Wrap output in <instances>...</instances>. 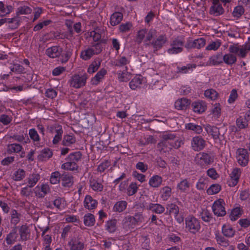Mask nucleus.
<instances>
[{
    "instance_id": "7",
    "label": "nucleus",
    "mask_w": 250,
    "mask_h": 250,
    "mask_svg": "<svg viewBox=\"0 0 250 250\" xmlns=\"http://www.w3.org/2000/svg\"><path fill=\"white\" fill-rule=\"evenodd\" d=\"M226 204L222 199L215 201L212 206V211L217 216H224L226 214L225 206Z\"/></svg>"
},
{
    "instance_id": "35",
    "label": "nucleus",
    "mask_w": 250,
    "mask_h": 250,
    "mask_svg": "<svg viewBox=\"0 0 250 250\" xmlns=\"http://www.w3.org/2000/svg\"><path fill=\"white\" fill-rule=\"evenodd\" d=\"M117 220L112 219L107 221L105 225V229L109 233H114L117 229Z\"/></svg>"
},
{
    "instance_id": "31",
    "label": "nucleus",
    "mask_w": 250,
    "mask_h": 250,
    "mask_svg": "<svg viewBox=\"0 0 250 250\" xmlns=\"http://www.w3.org/2000/svg\"><path fill=\"white\" fill-rule=\"evenodd\" d=\"M23 149L22 146L20 144L17 143H13L8 144L7 145V152L9 154H11L12 153H17L21 151Z\"/></svg>"
},
{
    "instance_id": "52",
    "label": "nucleus",
    "mask_w": 250,
    "mask_h": 250,
    "mask_svg": "<svg viewBox=\"0 0 250 250\" xmlns=\"http://www.w3.org/2000/svg\"><path fill=\"white\" fill-rule=\"evenodd\" d=\"M190 184L187 179H183L177 184V188L182 192H186L189 188Z\"/></svg>"
},
{
    "instance_id": "19",
    "label": "nucleus",
    "mask_w": 250,
    "mask_h": 250,
    "mask_svg": "<svg viewBox=\"0 0 250 250\" xmlns=\"http://www.w3.org/2000/svg\"><path fill=\"white\" fill-rule=\"evenodd\" d=\"M205 130L208 134L212 136L214 140H217L220 139V133L219 128L217 127L208 124L205 126Z\"/></svg>"
},
{
    "instance_id": "15",
    "label": "nucleus",
    "mask_w": 250,
    "mask_h": 250,
    "mask_svg": "<svg viewBox=\"0 0 250 250\" xmlns=\"http://www.w3.org/2000/svg\"><path fill=\"white\" fill-rule=\"evenodd\" d=\"M130 62V59L129 57L125 56H119L118 58L114 60L113 64L117 67L125 68L127 67V65L129 64Z\"/></svg>"
},
{
    "instance_id": "40",
    "label": "nucleus",
    "mask_w": 250,
    "mask_h": 250,
    "mask_svg": "<svg viewBox=\"0 0 250 250\" xmlns=\"http://www.w3.org/2000/svg\"><path fill=\"white\" fill-rule=\"evenodd\" d=\"M162 183V178L161 176L156 175L151 177L149 181V185L153 188H158Z\"/></svg>"
},
{
    "instance_id": "48",
    "label": "nucleus",
    "mask_w": 250,
    "mask_h": 250,
    "mask_svg": "<svg viewBox=\"0 0 250 250\" xmlns=\"http://www.w3.org/2000/svg\"><path fill=\"white\" fill-rule=\"evenodd\" d=\"M20 18L18 16L11 19H7V22L10 24L9 27L12 29L17 28L20 25Z\"/></svg>"
},
{
    "instance_id": "39",
    "label": "nucleus",
    "mask_w": 250,
    "mask_h": 250,
    "mask_svg": "<svg viewBox=\"0 0 250 250\" xmlns=\"http://www.w3.org/2000/svg\"><path fill=\"white\" fill-rule=\"evenodd\" d=\"M18 234L15 229H12L9 233H8L5 238L6 243L8 245L13 244L17 241L18 238Z\"/></svg>"
},
{
    "instance_id": "18",
    "label": "nucleus",
    "mask_w": 250,
    "mask_h": 250,
    "mask_svg": "<svg viewBox=\"0 0 250 250\" xmlns=\"http://www.w3.org/2000/svg\"><path fill=\"white\" fill-rule=\"evenodd\" d=\"M62 51V49L59 46H53L46 49V54L50 58H55L59 57Z\"/></svg>"
},
{
    "instance_id": "21",
    "label": "nucleus",
    "mask_w": 250,
    "mask_h": 250,
    "mask_svg": "<svg viewBox=\"0 0 250 250\" xmlns=\"http://www.w3.org/2000/svg\"><path fill=\"white\" fill-rule=\"evenodd\" d=\"M61 181L64 187H70L73 184V177L68 173L64 172L61 175Z\"/></svg>"
},
{
    "instance_id": "34",
    "label": "nucleus",
    "mask_w": 250,
    "mask_h": 250,
    "mask_svg": "<svg viewBox=\"0 0 250 250\" xmlns=\"http://www.w3.org/2000/svg\"><path fill=\"white\" fill-rule=\"evenodd\" d=\"M243 213V208L240 207H237L231 210L229 218L231 221H235L240 217Z\"/></svg>"
},
{
    "instance_id": "10",
    "label": "nucleus",
    "mask_w": 250,
    "mask_h": 250,
    "mask_svg": "<svg viewBox=\"0 0 250 250\" xmlns=\"http://www.w3.org/2000/svg\"><path fill=\"white\" fill-rule=\"evenodd\" d=\"M206 146V141L200 136L194 137L191 141V146L195 151L202 150Z\"/></svg>"
},
{
    "instance_id": "4",
    "label": "nucleus",
    "mask_w": 250,
    "mask_h": 250,
    "mask_svg": "<svg viewBox=\"0 0 250 250\" xmlns=\"http://www.w3.org/2000/svg\"><path fill=\"white\" fill-rule=\"evenodd\" d=\"M88 76L86 73L83 74H75L68 81L70 86L79 89L84 86L86 83Z\"/></svg>"
},
{
    "instance_id": "44",
    "label": "nucleus",
    "mask_w": 250,
    "mask_h": 250,
    "mask_svg": "<svg viewBox=\"0 0 250 250\" xmlns=\"http://www.w3.org/2000/svg\"><path fill=\"white\" fill-rule=\"evenodd\" d=\"M40 179V175L38 173L30 174L28 178V185L29 187H34Z\"/></svg>"
},
{
    "instance_id": "32",
    "label": "nucleus",
    "mask_w": 250,
    "mask_h": 250,
    "mask_svg": "<svg viewBox=\"0 0 250 250\" xmlns=\"http://www.w3.org/2000/svg\"><path fill=\"white\" fill-rule=\"evenodd\" d=\"M146 209L151 210L152 212L161 214L165 211L164 207L159 204L150 203L146 206Z\"/></svg>"
},
{
    "instance_id": "54",
    "label": "nucleus",
    "mask_w": 250,
    "mask_h": 250,
    "mask_svg": "<svg viewBox=\"0 0 250 250\" xmlns=\"http://www.w3.org/2000/svg\"><path fill=\"white\" fill-rule=\"evenodd\" d=\"M222 233L226 237H232L235 233V231L229 225H224L222 227Z\"/></svg>"
},
{
    "instance_id": "43",
    "label": "nucleus",
    "mask_w": 250,
    "mask_h": 250,
    "mask_svg": "<svg viewBox=\"0 0 250 250\" xmlns=\"http://www.w3.org/2000/svg\"><path fill=\"white\" fill-rule=\"evenodd\" d=\"M186 128L188 130H192L194 133L200 134L203 131L202 127L201 125H196L194 123H188L186 124Z\"/></svg>"
},
{
    "instance_id": "28",
    "label": "nucleus",
    "mask_w": 250,
    "mask_h": 250,
    "mask_svg": "<svg viewBox=\"0 0 250 250\" xmlns=\"http://www.w3.org/2000/svg\"><path fill=\"white\" fill-rule=\"evenodd\" d=\"M190 101L187 98L179 99L175 102V108L177 110L186 109L190 104Z\"/></svg>"
},
{
    "instance_id": "37",
    "label": "nucleus",
    "mask_w": 250,
    "mask_h": 250,
    "mask_svg": "<svg viewBox=\"0 0 250 250\" xmlns=\"http://www.w3.org/2000/svg\"><path fill=\"white\" fill-rule=\"evenodd\" d=\"M94 55H95L93 49L90 47H88L81 51L80 57L84 61H87L90 60Z\"/></svg>"
},
{
    "instance_id": "51",
    "label": "nucleus",
    "mask_w": 250,
    "mask_h": 250,
    "mask_svg": "<svg viewBox=\"0 0 250 250\" xmlns=\"http://www.w3.org/2000/svg\"><path fill=\"white\" fill-rule=\"evenodd\" d=\"M32 11V9L27 5H21L17 8L16 14L17 16L26 15L31 13Z\"/></svg>"
},
{
    "instance_id": "49",
    "label": "nucleus",
    "mask_w": 250,
    "mask_h": 250,
    "mask_svg": "<svg viewBox=\"0 0 250 250\" xmlns=\"http://www.w3.org/2000/svg\"><path fill=\"white\" fill-rule=\"evenodd\" d=\"M53 153L50 149L45 148L42 149L39 156V159L42 161L48 159L52 156Z\"/></svg>"
},
{
    "instance_id": "45",
    "label": "nucleus",
    "mask_w": 250,
    "mask_h": 250,
    "mask_svg": "<svg viewBox=\"0 0 250 250\" xmlns=\"http://www.w3.org/2000/svg\"><path fill=\"white\" fill-rule=\"evenodd\" d=\"M83 223L86 226H93L95 223V219L93 214L87 213L83 217Z\"/></svg>"
},
{
    "instance_id": "11",
    "label": "nucleus",
    "mask_w": 250,
    "mask_h": 250,
    "mask_svg": "<svg viewBox=\"0 0 250 250\" xmlns=\"http://www.w3.org/2000/svg\"><path fill=\"white\" fill-rule=\"evenodd\" d=\"M224 13V9L222 4L215 0H212V5L209 8V13L215 17L222 15Z\"/></svg>"
},
{
    "instance_id": "62",
    "label": "nucleus",
    "mask_w": 250,
    "mask_h": 250,
    "mask_svg": "<svg viewBox=\"0 0 250 250\" xmlns=\"http://www.w3.org/2000/svg\"><path fill=\"white\" fill-rule=\"evenodd\" d=\"M245 10L242 6H236L233 11L232 15L237 19L239 18L244 13Z\"/></svg>"
},
{
    "instance_id": "8",
    "label": "nucleus",
    "mask_w": 250,
    "mask_h": 250,
    "mask_svg": "<svg viewBox=\"0 0 250 250\" xmlns=\"http://www.w3.org/2000/svg\"><path fill=\"white\" fill-rule=\"evenodd\" d=\"M194 161L198 165L203 166L211 164L213 162V158L207 153L200 152L196 155Z\"/></svg>"
},
{
    "instance_id": "50",
    "label": "nucleus",
    "mask_w": 250,
    "mask_h": 250,
    "mask_svg": "<svg viewBox=\"0 0 250 250\" xmlns=\"http://www.w3.org/2000/svg\"><path fill=\"white\" fill-rule=\"evenodd\" d=\"M76 138L74 136L70 135H64L62 141V145L64 146H70L75 144Z\"/></svg>"
},
{
    "instance_id": "16",
    "label": "nucleus",
    "mask_w": 250,
    "mask_h": 250,
    "mask_svg": "<svg viewBox=\"0 0 250 250\" xmlns=\"http://www.w3.org/2000/svg\"><path fill=\"white\" fill-rule=\"evenodd\" d=\"M122 225L123 228L126 230L134 229L137 226L133 216L130 215H127L123 219Z\"/></svg>"
},
{
    "instance_id": "23",
    "label": "nucleus",
    "mask_w": 250,
    "mask_h": 250,
    "mask_svg": "<svg viewBox=\"0 0 250 250\" xmlns=\"http://www.w3.org/2000/svg\"><path fill=\"white\" fill-rule=\"evenodd\" d=\"M70 250H82L84 248V243L78 238H73L68 242Z\"/></svg>"
},
{
    "instance_id": "59",
    "label": "nucleus",
    "mask_w": 250,
    "mask_h": 250,
    "mask_svg": "<svg viewBox=\"0 0 250 250\" xmlns=\"http://www.w3.org/2000/svg\"><path fill=\"white\" fill-rule=\"evenodd\" d=\"M53 205L59 209L62 210L64 208L65 203L63 198L58 197L54 200Z\"/></svg>"
},
{
    "instance_id": "29",
    "label": "nucleus",
    "mask_w": 250,
    "mask_h": 250,
    "mask_svg": "<svg viewBox=\"0 0 250 250\" xmlns=\"http://www.w3.org/2000/svg\"><path fill=\"white\" fill-rule=\"evenodd\" d=\"M9 139H13L15 141L24 144H28L30 142L29 138L28 137L26 134H14L13 135H11L9 137Z\"/></svg>"
},
{
    "instance_id": "26",
    "label": "nucleus",
    "mask_w": 250,
    "mask_h": 250,
    "mask_svg": "<svg viewBox=\"0 0 250 250\" xmlns=\"http://www.w3.org/2000/svg\"><path fill=\"white\" fill-rule=\"evenodd\" d=\"M236 62L237 57L234 53L229 52V53L225 54L223 56V63L224 62L228 65L232 66Z\"/></svg>"
},
{
    "instance_id": "36",
    "label": "nucleus",
    "mask_w": 250,
    "mask_h": 250,
    "mask_svg": "<svg viewBox=\"0 0 250 250\" xmlns=\"http://www.w3.org/2000/svg\"><path fill=\"white\" fill-rule=\"evenodd\" d=\"M123 14L121 12H116L113 13L110 17V24L112 26L118 24L123 20Z\"/></svg>"
},
{
    "instance_id": "57",
    "label": "nucleus",
    "mask_w": 250,
    "mask_h": 250,
    "mask_svg": "<svg viewBox=\"0 0 250 250\" xmlns=\"http://www.w3.org/2000/svg\"><path fill=\"white\" fill-rule=\"evenodd\" d=\"M138 185L136 183L132 182L127 188V194L128 196H132L138 191Z\"/></svg>"
},
{
    "instance_id": "2",
    "label": "nucleus",
    "mask_w": 250,
    "mask_h": 250,
    "mask_svg": "<svg viewBox=\"0 0 250 250\" xmlns=\"http://www.w3.org/2000/svg\"><path fill=\"white\" fill-rule=\"evenodd\" d=\"M250 51V42H246L243 45H239L238 43L234 44L229 46V51L230 53H234L242 58L246 57L248 53Z\"/></svg>"
},
{
    "instance_id": "14",
    "label": "nucleus",
    "mask_w": 250,
    "mask_h": 250,
    "mask_svg": "<svg viewBox=\"0 0 250 250\" xmlns=\"http://www.w3.org/2000/svg\"><path fill=\"white\" fill-rule=\"evenodd\" d=\"M97 205V201L93 199L91 196L89 195L85 196L83 202V206L85 208L91 210L95 209Z\"/></svg>"
},
{
    "instance_id": "38",
    "label": "nucleus",
    "mask_w": 250,
    "mask_h": 250,
    "mask_svg": "<svg viewBox=\"0 0 250 250\" xmlns=\"http://www.w3.org/2000/svg\"><path fill=\"white\" fill-rule=\"evenodd\" d=\"M10 223L11 224L16 226L20 222L21 215V213H19L16 209H11L10 211Z\"/></svg>"
},
{
    "instance_id": "56",
    "label": "nucleus",
    "mask_w": 250,
    "mask_h": 250,
    "mask_svg": "<svg viewBox=\"0 0 250 250\" xmlns=\"http://www.w3.org/2000/svg\"><path fill=\"white\" fill-rule=\"evenodd\" d=\"M161 197L164 201H167L171 196V189L168 186L163 188L161 189Z\"/></svg>"
},
{
    "instance_id": "5",
    "label": "nucleus",
    "mask_w": 250,
    "mask_h": 250,
    "mask_svg": "<svg viewBox=\"0 0 250 250\" xmlns=\"http://www.w3.org/2000/svg\"><path fill=\"white\" fill-rule=\"evenodd\" d=\"M186 228L191 233L195 234L201 228L199 221L193 216H188L185 219Z\"/></svg>"
},
{
    "instance_id": "12",
    "label": "nucleus",
    "mask_w": 250,
    "mask_h": 250,
    "mask_svg": "<svg viewBox=\"0 0 250 250\" xmlns=\"http://www.w3.org/2000/svg\"><path fill=\"white\" fill-rule=\"evenodd\" d=\"M103 180H100L95 178L91 177L89 180V186L92 189L96 192H101L103 190Z\"/></svg>"
},
{
    "instance_id": "33",
    "label": "nucleus",
    "mask_w": 250,
    "mask_h": 250,
    "mask_svg": "<svg viewBox=\"0 0 250 250\" xmlns=\"http://www.w3.org/2000/svg\"><path fill=\"white\" fill-rule=\"evenodd\" d=\"M127 206V203L124 200L117 202L113 207L114 212L121 213L125 210Z\"/></svg>"
},
{
    "instance_id": "53",
    "label": "nucleus",
    "mask_w": 250,
    "mask_h": 250,
    "mask_svg": "<svg viewBox=\"0 0 250 250\" xmlns=\"http://www.w3.org/2000/svg\"><path fill=\"white\" fill-rule=\"evenodd\" d=\"M58 128V129H57L55 132V135L52 141L54 145H57L61 140L63 132L62 126H59Z\"/></svg>"
},
{
    "instance_id": "55",
    "label": "nucleus",
    "mask_w": 250,
    "mask_h": 250,
    "mask_svg": "<svg viewBox=\"0 0 250 250\" xmlns=\"http://www.w3.org/2000/svg\"><path fill=\"white\" fill-rule=\"evenodd\" d=\"M221 189V187L220 185L216 184L211 185L209 188L207 189V192L208 195H213L218 193Z\"/></svg>"
},
{
    "instance_id": "61",
    "label": "nucleus",
    "mask_w": 250,
    "mask_h": 250,
    "mask_svg": "<svg viewBox=\"0 0 250 250\" xmlns=\"http://www.w3.org/2000/svg\"><path fill=\"white\" fill-rule=\"evenodd\" d=\"M25 176V171L23 169H19L14 174L13 179L15 181H21L24 178Z\"/></svg>"
},
{
    "instance_id": "42",
    "label": "nucleus",
    "mask_w": 250,
    "mask_h": 250,
    "mask_svg": "<svg viewBox=\"0 0 250 250\" xmlns=\"http://www.w3.org/2000/svg\"><path fill=\"white\" fill-rule=\"evenodd\" d=\"M61 168L66 170L74 171L78 169V166L74 162L67 161L62 165Z\"/></svg>"
},
{
    "instance_id": "30",
    "label": "nucleus",
    "mask_w": 250,
    "mask_h": 250,
    "mask_svg": "<svg viewBox=\"0 0 250 250\" xmlns=\"http://www.w3.org/2000/svg\"><path fill=\"white\" fill-rule=\"evenodd\" d=\"M101 62V59L99 58H96L88 67L87 72L89 74H93L96 72L100 67Z\"/></svg>"
},
{
    "instance_id": "58",
    "label": "nucleus",
    "mask_w": 250,
    "mask_h": 250,
    "mask_svg": "<svg viewBox=\"0 0 250 250\" xmlns=\"http://www.w3.org/2000/svg\"><path fill=\"white\" fill-rule=\"evenodd\" d=\"M205 96L212 100H216L218 96V93L213 89H207L205 91Z\"/></svg>"
},
{
    "instance_id": "41",
    "label": "nucleus",
    "mask_w": 250,
    "mask_h": 250,
    "mask_svg": "<svg viewBox=\"0 0 250 250\" xmlns=\"http://www.w3.org/2000/svg\"><path fill=\"white\" fill-rule=\"evenodd\" d=\"M82 157V152L80 151H75L72 153H71L67 157L66 160L67 161H70L71 162H74L77 164V163L80 161Z\"/></svg>"
},
{
    "instance_id": "13",
    "label": "nucleus",
    "mask_w": 250,
    "mask_h": 250,
    "mask_svg": "<svg viewBox=\"0 0 250 250\" xmlns=\"http://www.w3.org/2000/svg\"><path fill=\"white\" fill-rule=\"evenodd\" d=\"M241 173V169L240 168L235 167L230 174V179L229 181V186L234 187L239 181Z\"/></svg>"
},
{
    "instance_id": "17",
    "label": "nucleus",
    "mask_w": 250,
    "mask_h": 250,
    "mask_svg": "<svg viewBox=\"0 0 250 250\" xmlns=\"http://www.w3.org/2000/svg\"><path fill=\"white\" fill-rule=\"evenodd\" d=\"M19 233L21 241L27 240L30 237V230L29 227L26 224L21 225L19 228Z\"/></svg>"
},
{
    "instance_id": "3",
    "label": "nucleus",
    "mask_w": 250,
    "mask_h": 250,
    "mask_svg": "<svg viewBox=\"0 0 250 250\" xmlns=\"http://www.w3.org/2000/svg\"><path fill=\"white\" fill-rule=\"evenodd\" d=\"M157 31L156 29L151 28L149 30L142 29L140 30L137 34L136 42L138 43H141L143 40L147 44L152 39L157 36Z\"/></svg>"
},
{
    "instance_id": "47",
    "label": "nucleus",
    "mask_w": 250,
    "mask_h": 250,
    "mask_svg": "<svg viewBox=\"0 0 250 250\" xmlns=\"http://www.w3.org/2000/svg\"><path fill=\"white\" fill-rule=\"evenodd\" d=\"M142 78L140 76L135 77L129 82L130 87L133 90L137 88L140 87L142 83Z\"/></svg>"
},
{
    "instance_id": "6",
    "label": "nucleus",
    "mask_w": 250,
    "mask_h": 250,
    "mask_svg": "<svg viewBox=\"0 0 250 250\" xmlns=\"http://www.w3.org/2000/svg\"><path fill=\"white\" fill-rule=\"evenodd\" d=\"M236 158L239 165L242 167L246 166L249 161V156L247 149L239 148L236 151Z\"/></svg>"
},
{
    "instance_id": "20",
    "label": "nucleus",
    "mask_w": 250,
    "mask_h": 250,
    "mask_svg": "<svg viewBox=\"0 0 250 250\" xmlns=\"http://www.w3.org/2000/svg\"><path fill=\"white\" fill-rule=\"evenodd\" d=\"M29 136L30 137V140H31L34 145L40 147L42 146L40 142L41 141V138L36 130L34 128H31L29 130Z\"/></svg>"
},
{
    "instance_id": "27",
    "label": "nucleus",
    "mask_w": 250,
    "mask_h": 250,
    "mask_svg": "<svg viewBox=\"0 0 250 250\" xmlns=\"http://www.w3.org/2000/svg\"><path fill=\"white\" fill-rule=\"evenodd\" d=\"M249 119L246 117L245 113L244 116H240L236 120V125L241 130L247 128L249 126Z\"/></svg>"
},
{
    "instance_id": "1",
    "label": "nucleus",
    "mask_w": 250,
    "mask_h": 250,
    "mask_svg": "<svg viewBox=\"0 0 250 250\" xmlns=\"http://www.w3.org/2000/svg\"><path fill=\"white\" fill-rule=\"evenodd\" d=\"M185 39L183 36H177L172 38L170 41V47L167 52L170 55H175L181 53L184 50Z\"/></svg>"
},
{
    "instance_id": "24",
    "label": "nucleus",
    "mask_w": 250,
    "mask_h": 250,
    "mask_svg": "<svg viewBox=\"0 0 250 250\" xmlns=\"http://www.w3.org/2000/svg\"><path fill=\"white\" fill-rule=\"evenodd\" d=\"M208 65L216 66L223 63V55L222 53L211 56L208 61Z\"/></svg>"
},
{
    "instance_id": "60",
    "label": "nucleus",
    "mask_w": 250,
    "mask_h": 250,
    "mask_svg": "<svg viewBox=\"0 0 250 250\" xmlns=\"http://www.w3.org/2000/svg\"><path fill=\"white\" fill-rule=\"evenodd\" d=\"M202 219L205 222H209L212 218L211 213L207 209H203L200 213Z\"/></svg>"
},
{
    "instance_id": "9",
    "label": "nucleus",
    "mask_w": 250,
    "mask_h": 250,
    "mask_svg": "<svg viewBox=\"0 0 250 250\" xmlns=\"http://www.w3.org/2000/svg\"><path fill=\"white\" fill-rule=\"evenodd\" d=\"M152 40V42H150L147 44H150L153 47L154 52L161 49L167 41V38L165 34L160 35L156 39L154 38Z\"/></svg>"
},
{
    "instance_id": "64",
    "label": "nucleus",
    "mask_w": 250,
    "mask_h": 250,
    "mask_svg": "<svg viewBox=\"0 0 250 250\" xmlns=\"http://www.w3.org/2000/svg\"><path fill=\"white\" fill-rule=\"evenodd\" d=\"M10 70L17 73H21L24 71V68L19 63H13L10 67Z\"/></svg>"
},
{
    "instance_id": "63",
    "label": "nucleus",
    "mask_w": 250,
    "mask_h": 250,
    "mask_svg": "<svg viewBox=\"0 0 250 250\" xmlns=\"http://www.w3.org/2000/svg\"><path fill=\"white\" fill-rule=\"evenodd\" d=\"M61 175L59 171H55L52 173L50 181L52 184H56L61 181Z\"/></svg>"
},
{
    "instance_id": "46",
    "label": "nucleus",
    "mask_w": 250,
    "mask_h": 250,
    "mask_svg": "<svg viewBox=\"0 0 250 250\" xmlns=\"http://www.w3.org/2000/svg\"><path fill=\"white\" fill-rule=\"evenodd\" d=\"M127 67L123 71H119L117 73L118 79L120 82H127L129 80L130 73L127 72Z\"/></svg>"
},
{
    "instance_id": "22",
    "label": "nucleus",
    "mask_w": 250,
    "mask_h": 250,
    "mask_svg": "<svg viewBox=\"0 0 250 250\" xmlns=\"http://www.w3.org/2000/svg\"><path fill=\"white\" fill-rule=\"evenodd\" d=\"M191 106L193 111L199 114L205 112L207 107L206 103L203 101L194 102L192 104Z\"/></svg>"
},
{
    "instance_id": "25",
    "label": "nucleus",
    "mask_w": 250,
    "mask_h": 250,
    "mask_svg": "<svg viewBox=\"0 0 250 250\" xmlns=\"http://www.w3.org/2000/svg\"><path fill=\"white\" fill-rule=\"evenodd\" d=\"M106 74L107 71L104 68L101 69L96 75L91 79V84L95 85H98L104 79Z\"/></svg>"
}]
</instances>
